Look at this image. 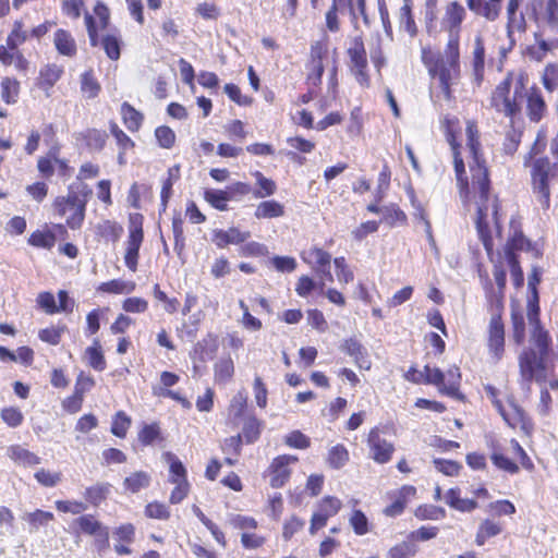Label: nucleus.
I'll use <instances>...</instances> for the list:
<instances>
[{"label":"nucleus","mask_w":558,"mask_h":558,"mask_svg":"<svg viewBox=\"0 0 558 558\" xmlns=\"http://www.w3.org/2000/svg\"><path fill=\"white\" fill-rule=\"evenodd\" d=\"M465 132L468 137V147L472 157V160L469 162L471 172L470 193L473 194L476 203L475 223L483 244L489 252L493 245L488 231L489 218H492L497 230H499L498 204L497 198L492 197L489 193L490 181L488 177V169L486 160L483 158L481 153V143L478 141V130L476 124L473 121H468Z\"/></svg>","instance_id":"nucleus-1"},{"label":"nucleus","mask_w":558,"mask_h":558,"mask_svg":"<svg viewBox=\"0 0 558 558\" xmlns=\"http://www.w3.org/2000/svg\"><path fill=\"white\" fill-rule=\"evenodd\" d=\"M526 316L532 326L531 339L535 349L529 348L521 352L519 355V368L521 385L530 390L533 380L539 384L546 380V362L551 351V339L548 331L541 325L539 307L532 305Z\"/></svg>","instance_id":"nucleus-2"},{"label":"nucleus","mask_w":558,"mask_h":558,"mask_svg":"<svg viewBox=\"0 0 558 558\" xmlns=\"http://www.w3.org/2000/svg\"><path fill=\"white\" fill-rule=\"evenodd\" d=\"M558 167L548 158H538L532 167V187L538 203L543 209H548L550 205L549 185L557 178Z\"/></svg>","instance_id":"nucleus-3"},{"label":"nucleus","mask_w":558,"mask_h":558,"mask_svg":"<svg viewBox=\"0 0 558 558\" xmlns=\"http://www.w3.org/2000/svg\"><path fill=\"white\" fill-rule=\"evenodd\" d=\"M512 78L509 74L504 81H501L495 88L492 95V106L499 112H502L507 117H513L519 112L520 107L517 102L518 98L522 97L523 84L518 81L513 92V96H510Z\"/></svg>","instance_id":"nucleus-4"},{"label":"nucleus","mask_w":558,"mask_h":558,"mask_svg":"<svg viewBox=\"0 0 558 558\" xmlns=\"http://www.w3.org/2000/svg\"><path fill=\"white\" fill-rule=\"evenodd\" d=\"M54 207L59 216L65 217L66 225L75 230L81 228L84 217L86 201L74 192L68 196L57 197Z\"/></svg>","instance_id":"nucleus-5"},{"label":"nucleus","mask_w":558,"mask_h":558,"mask_svg":"<svg viewBox=\"0 0 558 558\" xmlns=\"http://www.w3.org/2000/svg\"><path fill=\"white\" fill-rule=\"evenodd\" d=\"M144 233L142 228V217L138 215L130 217L129 236L124 255L125 266L131 271H136L140 248L143 243Z\"/></svg>","instance_id":"nucleus-6"},{"label":"nucleus","mask_w":558,"mask_h":558,"mask_svg":"<svg viewBox=\"0 0 558 558\" xmlns=\"http://www.w3.org/2000/svg\"><path fill=\"white\" fill-rule=\"evenodd\" d=\"M526 14L529 19L537 24L545 23L551 28L558 27V0H548L545 10H543V0H531L526 4Z\"/></svg>","instance_id":"nucleus-7"},{"label":"nucleus","mask_w":558,"mask_h":558,"mask_svg":"<svg viewBox=\"0 0 558 558\" xmlns=\"http://www.w3.org/2000/svg\"><path fill=\"white\" fill-rule=\"evenodd\" d=\"M369 447V454L374 461L384 464L390 461L395 451L393 445L380 437V430L378 427L371 429L367 438Z\"/></svg>","instance_id":"nucleus-8"},{"label":"nucleus","mask_w":558,"mask_h":558,"mask_svg":"<svg viewBox=\"0 0 558 558\" xmlns=\"http://www.w3.org/2000/svg\"><path fill=\"white\" fill-rule=\"evenodd\" d=\"M488 349L496 362L501 360L505 351V327L499 313L494 314L489 322Z\"/></svg>","instance_id":"nucleus-9"},{"label":"nucleus","mask_w":558,"mask_h":558,"mask_svg":"<svg viewBox=\"0 0 558 558\" xmlns=\"http://www.w3.org/2000/svg\"><path fill=\"white\" fill-rule=\"evenodd\" d=\"M298 461L294 456H279L275 458L268 469L270 476V486L274 488H280L286 485L291 475L289 465Z\"/></svg>","instance_id":"nucleus-10"},{"label":"nucleus","mask_w":558,"mask_h":558,"mask_svg":"<svg viewBox=\"0 0 558 558\" xmlns=\"http://www.w3.org/2000/svg\"><path fill=\"white\" fill-rule=\"evenodd\" d=\"M302 258L305 263L313 266L322 280H331L330 260L331 256L322 248L313 247L303 252Z\"/></svg>","instance_id":"nucleus-11"},{"label":"nucleus","mask_w":558,"mask_h":558,"mask_svg":"<svg viewBox=\"0 0 558 558\" xmlns=\"http://www.w3.org/2000/svg\"><path fill=\"white\" fill-rule=\"evenodd\" d=\"M465 16V9L458 2H451L446 7L445 14L441 19V27L449 34L459 35L461 23Z\"/></svg>","instance_id":"nucleus-12"},{"label":"nucleus","mask_w":558,"mask_h":558,"mask_svg":"<svg viewBox=\"0 0 558 558\" xmlns=\"http://www.w3.org/2000/svg\"><path fill=\"white\" fill-rule=\"evenodd\" d=\"M446 138L452 150L456 177L460 185L461 193H463L464 191L470 193L468 180L466 178H464L465 168L459 150L460 144L457 142L456 135L451 130L447 131Z\"/></svg>","instance_id":"nucleus-13"},{"label":"nucleus","mask_w":558,"mask_h":558,"mask_svg":"<svg viewBox=\"0 0 558 558\" xmlns=\"http://www.w3.org/2000/svg\"><path fill=\"white\" fill-rule=\"evenodd\" d=\"M433 72L434 75L438 76L440 87L446 97H450V86L458 75L459 64L453 66L452 63H448L441 60L435 64Z\"/></svg>","instance_id":"nucleus-14"},{"label":"nucleus","mask_w":558,"mask_h":558,"mask_svg":"<svg viewBox=\"0 0 558 558\" xmlns=\"http://www.w3.org/2000/svg\"><path fill=\"white\" fill-rule=\"evenodd\" d=\"M250 236L251 233L248 231L229 228L228 230H215L213 241L218 247L223 248L229 244L244 243Z\"/></svg>","instance_id":"nucleus-15"},{"label":"nucleus","mask_w":558,"mask_h":558,"mask_svg":"<svg viewBox=\"0 0 558 558\" xmlns=\"http://www.w3.org/2000/svg\"><path fill=\"white\" fill-rule=\"evenodd\" d=\"M489 448L492 451L490 460L496 468L510 474H517L519 472V465L504 454L502 448L498 441L492 440Z\"/></svg>","instance_id":"nucleus-16"},{"label":"nucleus","mask_w":558,"mask_h":558,"mask_svg":"<svg viewBox=\"0 0 558 558\" xmlns=\"http://www.w3.org/2000/svg\"><path fill=\"white\" fill-rule=\"evenodd\" d=\"M63 74V68L57 64H47L40 69L38 77V87L46 92L49 96V90L53 85L61 78Z\"/></svg>","instance_id":"nucleus-17"},{"label":"nucleus","mask_w":558,"mask_h":558,"mask_svg":"<svg viewBox=\"0 0 558 558\" xmlns=\"http://www.w3.org/2000/svg\"><path fill=\"white\" fill-rule=\"evenodd\" d=\"M446 504L460 512H472L477 508L475 499L461 498L459 488H450L445 495Z\"/></svg>","instance_id":"nucleus-18"},{"label":"nucleus","mask_w":558,"mask_h":558,"mask_svg":"<svg viewBox=\"0 0 558 558\" xmlns=\"http://www.w3.org/2000/svg\"><path fill=\"white\" fill-rule=\"evenodd\" d=\"M53 43L56 46V49L60 54L66 56V57H73L76 54V43L72 35L64 29H58L54 33Z\"/></svg>","instance_id":"nucleus-19"},{"label":"nucleus","mask_w":558,"mask_h":558,"mask_svg":"<svg viewBox=\"0 0 558 558\" xmlns=\"http://www.w3.org/2000/svg\"><path fill=\"white\" fill-rule=\"evenodd\" d=\"M151 477L145 471H136L126 476L123 481L125 492L136 494L150 485Z\"/></svg>","instance_id":"nucleus-20"},{"label":"nucleus","mask_w":558,"mask_h":558,"mask_svg":"<svg viewBox=\"0 0 558 558\" xmlns=\"http://www.w3.org/2000/svg\"><path fill=\"white\" fill-rule=\"evenodd\" d=\"M468 7L477 15L484 16L488 21H495L500 12V5L486 0H466Z\"/></svg>","instance_id":"nucleus-21"},{"label":"nucleus","mask_w":558,"mask_h":558,"mask_svg":"<svg viewBox=\"0 0 558 558\" xmlns=\"http://www.w3.org/2000/svg\"><path fill=\"white\" fill-rule=\"evenodd\" d=\"M95 385L94 379L90 376H86L84 373H81L75 383V389L73 399L75 401V405L70 408L71 413H75L81 409V404L83 401L84 393L89 391Z\"/></svg>","instance_id":"nucleus-22"},{"label":"nucleus","mask_w":558,"mask_h":558,"mask_svg":"<svg viewBox=\"0 0 558 558\" xmlns=\"http://www.w3.org/2000/svg\"><path fill=\"white\" fill-rule=\"evenodd\" d=\"M8 456L15 463L24 465V466H31V465L40 463L39 457H37L35 453L31 452L29 450L23 448L20 445H14V446L9 447Z\"/></svg>","instance_id":"nucleus-23"},{"label":"nucleus","mask_w":558,"mask_h":558,"mask_svg":"<svg viewBox=\"0 0 558 558\" xmlns=\"http://www.w3.org/2000/svg\"><path fill=\"white\" fill-rule=\"evenodd\" d=\"M284 215V207L277 201H264L255 209L254 216L257 219H271Z\"/></svg>","instance_id":"nucleus-24"},{"label":"nucleus","mask_w":558,"mask_h":558,"mask_svg":"<svg viewBox=\"0 0 558 558\" xmlns=\"http://www.w3.org/2000/svg\"><path fill=\"white\" fill-rule=\"evenodd\" d=\"M460 379L461 374L459 371V367L452 366L445 373V385L444 388H441V392L457 398L461 399L462 395L459 392V386H460Z\"/></svg>","instance_id":"nucleus-25"},{"label":"nucleus","mask_w":558,"mask_h":558,"mask_svg":"<svg viewBox=\"0 0 558 558\" xmlns=\"http://www.w3.org/2000/svg\"><path fill=\"white\" fill-rule=\"evenodd\" d=\"M501 531L502 526L500 523L486 519L478 526L475 543L482 546L488 538L497 536Z\"/></svg>","instance_id":"nucleus-26"},{"label":"nucleus","mask_w":558,"mask_h":558,"mask_svg":"<svg viewBox=\"0 0 558 558\" xmlns=\"http://www.w3.org/2000/svg\"><path fill=\"white\" fill-rule=\"evenodd\" d=\"M53 513L40 509L25 513L22 519L29 524V532H36L40 526H46L53 520Z\"/></svg>","instance_id":"nucleus-27"},{"label":"nucleus","mask_w":558,"mask_h":558,"mask_svg":"<svg viewBox=\"0 0 558 558\" xmlns=\"http://www.w3.org/2000/svg\"><path fill=\"white\" fill-rule=\"evenodd\" d=\"M121 114L126 129L131 132H136L143 122V114L135 110L129 102H123L121 106Z\"/></svg>","instance_id":"nucleus-28"},{"label":"nucleus","mask_w":558,"mask_h":558,"mask_svg":"<svg viewBox=\"0 0 558 558\" xmlns=\"http://www.w3.org/2000/svg\"><path fill=\"white\" fill-rule=\"evenodd\" d=\"M100 84L95 78L93 71H86L81 75V93L86 99H94L100 93Z\"/></svg>","instance_id":"nucleus-29"},{"label":"nucleus","mask_w":558,"mask_h":558,"mask_svg":"<svg viewBox=\"0 0 558 558\" xmlns=\"http://www.w3.org/2000/svg\"><path fill=\"white\" fill-rule=\"evenodd\" d=\"M512 338L517 344L523 343L525 339V320L521 310H511Z\"/></svg>","instance_id":"nucleus-30"},{"label":"nucleus","mask_w":558,"mask_h":558,"mask_svg":"<svg viewBox=\"0 0 558 558\" xmlns=\"http://www.w3.org/2000/svg\"><path fill=\"white\" fill-rule=\"evenodd\" d=\"M204 197L205 201L208 202L214 208L221 211L228 209V202L231 201V196L228 192L215 189L206 190Z\"/></svg>","instance_id":"nucleus-31"},{"label":"nucleus","mask_w":558,"mask_h":558,"mask_svg":"<svg viewBox=\"0 0 558 558\" xmlns=\"http://www.w3.org/2000/svg\"><path fill=\"white\" fill-rule=\"evenodd\" d=\"M110 490V484L98 483L94 486L87 487L84 497L87 502L98 506L102 500L106 499Z\"/></svg>","instance_id":"nucleus-32"},{"label":"nucleus","mask_w":558,"mask_h":558,"mask_svg":"<svg viewBox=\"0 0 558 558\" xmlns=\"http://www.w3.org/2000/svg\"><path fill=\"white\" fill-rule=\"evenodd\" d=\"M20 83L11 77H4L1 81V98L5 104H15L17 101Z\"/></svg>","instance_id":"nucleus-33"},{"label":"nucleus","mask_w":558,"mask_h":558,"mask_svg":"<svg viewBox=\"0 0 558 558\" xmlns=\"http://www.w3.org/2000/svg\"><path fill=\"white\" fill-rule=\"evenodd\" d=\"M254 177L256 178V183L259 186V189L254 192V196L256 198H265L275 194L277 190L275 181L266 178L259 171H255Z\"/></svg>","instance_id":"nucleus-34"},{"label":"nucleus","mask_w":558,"mask_h":558,"mask_svg":"<svg viewBox=\"0 0 558 558\" xmlns=\"http://www.w3.org/2000/svg\"><path fill=\"white\" fill-rule=\"evenodd\" d=\"M89 365L98 372L106 368V361L100 349V342L98 339L94 340V345L88 347L85 351Z\"/></svg>","instance_id":"nucleus-35"},{"label":"nucleus","mask_w":558,"mask_h":558,"mask_svg":"<svg viewBox=\"0 0 558 558\" xmlns=\"http://www.w3.org/2000/svg\"><path fill=\"white\" fill-rule=\"evenodd\" d=\"M214 369H215V379L218 383H227L232 378L233 373H234L233 361L231 360V357L220 359L215 364Z\"/></svg>","instance_id":"nucleus-36"},{"label":"nucleus","mask_w":558,"mask_h":558,"mask_svg":"<svg viewBox=\"0 0 558 558\" xmlns=\"http://www.w3.org/2000/svg\"><path fill=\"white\" fill-rule=\"evenodd\" d=\"M260 427L262 423L255 416L246 417L242 428V437L247 444L255 442L259 438Z\"/></svg>","instance_id":"nucleus-37"},{"label":"nucleus","mask_w":558,"mask_h":558,"mask_svg":"<svg viewBox=\"0 0 558 558\" xmlns=\"http://www.w3.org/2000/svg\"><path fill=\"white\" fill-rule=\"evenodd\" d=\"M247 405V397L244 391H238L231 399L229 405V416L236 422L245 412Z\"/></svg>","instance_id":"nucleus-38"},{"label":"nucleus","mask_w":558,"mask_h":558,"mask_svg":"<svg viewBox=\"0 0 558 558\" xmlns=\"http://www.w3.org/2000/svg\"><path fill=\"white\" fill-rule=\"evenodd\" d=\"M134 289V282H126L120 279H113L99 286L100 291L114 294L131 293Z\"/></svg>","instance_id":"nucleus-39"},{"label":"nucleus","mask_w":558,"mask_h":558,"mask_svg":"<svg viewBox=\"0 0 558 558\" xmlns=\"http://www.w3.org/2000/svg\"><path fill=\"white\" fill-rule=\"evenodd\" d=\"M351 62L354 63V66L357 69L355 73L356 81L362 86H368L369 77L364 72V68L366 66V58L364 54H360L357 51V43L355 41L354 53L351 52Z\"/></svg>","instance_id":"nucleus-40"},{"label":"nucleus","mask_w":558,"mask_h":558,"mask_svg":"<svg viewBox=\"0 0 558 558\" xmlns=\"http://www.w3.org/2000/svg\"><path fill=\"white\" fill-rule=\"evenodd\" d=\"M351 357L354 359L355 364L361 369L368 371L371 368L372 362L369 359V354L367 350L361 345L360 343L353 341L351 339Z\"/></svg>","instance_id":"nucleus-41"},{"label":"nucleus","mask_w":558,"mask_h":558,"mask_svg":"<svg viewBox=\"0 0 558 558\" xmlns=\"http://www.w3.org/2000/svg\"><path fill=\"white\" fill-rule=\"evenodd\" d=\"M101 46L111 60H118L121 54V40L113 34H107L101 39Z\"/></svg>","instance_id":"nucleus-42"},{"label":"nucleus","mask_w":558,"mask_h":558,"mask_svg":"<svg viewBox=\"0 0 558 558\" xmlns=\"http://www.w3.org/2000/svg\"><path fill=\"white\" fill-rule=\"evenodd\" d=\"M107 137L106 132L96 129L87 130L84 134L87 147L95 151H99L105 147Z\"/></svg>","instance_id":"nucleus-43"},{"label":"nucleus","mask_w":558,"mask_h":558,"mask_svg":"<svg viewBox=\"0 0 558 558\" xmlns=\"http://www.w3.org/2000/svg\"><path fill=\"white\" fill-rule=\"evenodd\" d=\"M74 523L80 527L82 533L92 536L105 527L99 521L95 520L92 514L82 515L77 518Z\"/></svg>","instance_id":"nucleus-44"},{"label":"nucleus","mask_w":558,"mask_h":558,"mask_svg":"<svg viewBox=\"0 0 558 558\" xmlns=\"http://www.w3.org/2000/svg\"><path fill=\"white\" fill-rule=\"evenodd\" d=\"M28 38L26 31H23V24L16 21L13 25L12 32L7 38V46L10 50H16L20 45L24 44Z\"/></svg>","instance_id":"nucleus-45"},{"label":"nucleus","mask_w":558,"mask_h":558,"mask_svg":"<svg viewBox=\"0 0 558 558\" xmlns=\"http://www.w3.org/2000/svg\"><path fill=\"white\" fill-rule=\"evenodd\" d=\"M545 110V102L539 94L532 93L527 98V112L532 121H539Z\"/></svg>","instance_id":"nucleus-46"},{"label":"nucleus","mask_w":558,"mask_h":558,"mask_svg":"<svg viewBox=\"0 0 558 558\" xmlns=\"http://www.w3.org/2000/svg\"><path fill=\"white\" fill-rule=\"evenodd\" d=\"M130 426L131 418L123 411H119L112 420L111 433L119 438H124Z\"/></svg>","instance_id":"nucleus-47"},{"label":"nucleus","mask_w":558,"mask_h":558,"mask_svg":"<svg viewBox=\"0 0 558 558\" xmlns=\"http://www.w3.org/2000/svg\"><path fill=\"white\" fill-rule=\"evenodd\" d=\"M66 330L65 325L61 326H52L49 328H45L39 330L38 337L41 341L47 342L51 345H58L61 341V337Z\"/></svg>","instance_id":"nucleus-48"},{"label":"nucleus","mask_w":558,"mask_h":558,"mask_svg":"<svg viewBox=\"0 0 558 558\" xmlns=\"http://www.w3.org/2000/svg\"><path fill=\"white\" fill-rule=\"evenodd\" d=\"M14 514L4 506H0V536L14 534Z\"/></svg>","instance_id":"nucleus-49"},{"label":"nucleus","mask_w":558,"mask_h":558,"mask_svg":"<svg viewBox=\"0 0 558 558\" xmlns=\"http://www.w3.org/2000/svg\"><path fill=\"white\" fill-rule=\"evenodd\" d=\"M155 137L161 148L170 149L175 143V133L167 125L158 126L155 130Z\"/></svg>","instance_id":"nucleus-50"},{"label":"nucleus","mask_w":558,"mask_h":558,"mask_svg":"<svg viewBox=\"0 0 558 558\" xmlns=\"http://www.w3.org/2000/svg\"><path fill=\"white\" fill-rule=\"evenodd\" d=\"M28 243L36 247L50 250L56 243V236L50 232L35 231L31 234Z\"/></svg>","instance_id":"nucleus-51"},{"label":"nucleus","mask_w":558,"mask_h":558,"mask_svg":"<svg viewBox=\"0 0 558 558\" xmlns=\"http://www.w3.org/2000/svg\"><path fill=\"white\" fill-rule=\"evenodd\" d=\"M400 28L409 33L411 37L416 35V25L411 14V8L408 3H405L400 9Z\"/></svg>","instance_id":"nucleus-52"},{"label":"nucleus","mask_w":558,"mask_h":558,"mask_svg":"<svg viewBox=\"0 0 558 558\" xmlns=\"http://www.w3.org/2000/svg\"><path fill=\"white\" fill-rule=\"evenodd\" d=\"M348 460V451L343 445L333 446L328 453V463L335 469H339L345 464Z\"/></svg>","instance_id":"nucleus-53"},{"label":"nucleus","mask_w":558,"mask_h":558,"mask_svg":"<svg viewBox=\"0 0 558 558\" xmlns=\"http://www.w3.org/2000/svg\"><path fill=\"white\" fill-rule=\"evenodd\" d=\"M145 515L150 519L168 520L170 518V511L165 504L153 501L145 507Z\"/></svg>","instance_id":"nucleus-54"},{"label":"nucleus","mask_w":558,"mask_h":558,"mask_svg":"<svg viewBox=\"0 0 558 558\" xmlns=\"http://www.w3.org/2000/svg\"><path fill=\"white\" fill-rule=\"evenodd\" d=\"M505 257H506V260L510 268V272H511V277L513 279L514 286L521 287L523 284L524 278H523V271L520 267V264H519L515 253L508 252L507 256H505Z\"/></svg>","instance_id":"nucleus-55"},{"label":"nucleus","mask_w":558,"mask_h":558,"mask_svg":"<svg viewBox=\"0 0 558 558\" xmlns=\"http://www.w3.org/2000/svg\"><path fill=\"white\" fill-rule=\"evenodd\" d=\"M415 515L422 520H438L446 517V511L444 508L428 505L418 507Z\"/></svg>","instance_id":"nucleus-56"},{"label":"nucleus","mask_w":558,"mask_h":558,"mask_svg":"<svg viewBox=\"0 0 558 558\" xmlns=\"http://www.w3.org/2000/svg\"><path fill=\"white\" fill-rule=\"evenodd\" d=\"M445 62L452 63L453 66L459 64V35L449 34V40L445 49Z\"/></svg>","instance_id":"nucleus-57"},{"label":"nucleus","mask_w":558,"mask_h":558,"mask_svg":"<svg viewBox=\"0 0 558 558\" xmlns=\"http://www.w3.org/2000/svg\"><path fill=\"white\" fill-rule=\"evenodd\" d=\"M1 418L9 427H17L23 423L24 416L20 409L8 407L2 409Z\"/></svg>","instance_id":"nucleus-58"},{"label":"nucleus","mask_w":558,"mask_h":558,"mask_svg":"<svg viewBox=\"0 0 558 558\" xmlns=\"http://www.w3.org/2000/svg\"><path fill=\"white\" fill-rule=\"evenodd\" d=\"M240 253L245 257H259L268 254V248L265 244L259 242H247L241 246Z\"/></svg>","instance_id":"nucleus-59"},{"label":"nucleus","mask_w":558,"mask_h":558,"mask_svg":"<svg viewBox=\"0 0 558 558\" xmlns=\"http://www.w3.org/2000/svg\"><path fill=\"white\" fill-rule=\"evenodd\" d=\"M60 472H50L45 469H40L35 473V478L39 484L45 487H54L61 481Z\"/></svg>","instance_id":"nucleus-60"},{"label":"nucleus","mask_w":558,"mask_h":558,"mask_svg":"<svg viewBox=\"0 0 558 558\" xmlns=\"http://www.w3.org/2000/svg\"><path fill=\"white\" fill-rule=\"evenodd\" d=\"M160 436V428L157 424H147L138 433V440L144 446L151 445Z\"/></svg>","instance_id":"nucleus-61"},{"label":"nucleus","mask_w":558,"mask_h":558,"mask_svg":"<svg viewBox=\"0 0 558 558\" xmlns=\"http://www.w3.org/2000/svg\"><path fill=\"white\" fill-rule=\"evenodd\" d=\"M113 537L118 543L132 544L135 538V527L131 523H125L113 531Z\"/></svg>","instance_id":"nucleus-62"},{"label":"nucleus","mask_w":558,"mask_h":558,"mask_svg":"<svg viewBox=\"0 0 558 558\" xmlns=\"http://www.w3.org/2000/svg\"><path fill=\"white\" fill-rule=\"evenodd\" d=\"M56 508L61 512L80 514L87 510V505L76 500H57Z\"/></svg>","instance_id":"nucleus-63"},{"label":"nucleus","mask_w":558,"mask_h":558,"mask_svg":"<svg viewBox=\"0 0 558 558\" xmlns=\"http://www.w3.org/2000/svg\"><path fill=\"white\" fill-rule=\"evenodd\" d=\"M544 87L553 92L558 86V64H547L543 74Z\"/></svg>","instance_id":"nucleus-64"}]
</instances>
